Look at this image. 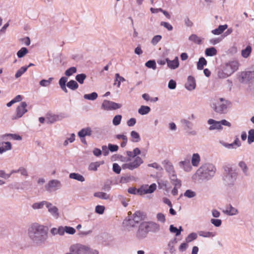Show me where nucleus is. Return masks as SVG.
<instances>
[{
    "mask_svg": "<svg viewBox=\"0 0 254 254\" xmlns=\"http://www.w3.org/2000/svg\"><path fill=\"white\" fill-rule=\"evenodd\" d=\"M227 27L228 26L227 24L219 25L217 28L212 30L211 32L214 35H218L222 33L227 28Z\"/></svg>",
    "mask_w": 254,
    "mask_h": 254,
    "instance_id": "7c9ffc66",
    "label": "nucleus"
},
{
    "mask_svg": "<svg viewBox=\"0 0 254 254\" xmlns=\"http://www.w3.org/2000/svg\"><path fill=\"white\" fill-rule=\"evenodd\" d=\"M67 80L68 78L67 77L63 76L60 79L59 81V84L61 88L65 93H67L68 92L66 84V82L67 81Z\"/></svg>",
    "mask_w": 254,
    "mask_h": 254,
    "instance_id": "a878e982",
    "label": "nucleus"
},
{
    "mask_svg": "<svg viewBox=\"0 0 254 254\" xmlns=\"http://www.w3.org/2000/svg\"><path fill=\"white\" fill-rule=\"evenodd\" d=\"M198 235L199 236L204 238L213 237L215 235V233L213 232L203 231L198 232Z\"/></svg>",
    "mask_w": 254,
    "mask_h": 254,
    "instance_id": "a19ab883",
    "label": "nucleus"
},
{
    "mask_svg": "<svg viewBox=\"0 0 254 254\" xmlns=\"http://www.w3.org/2000/svg\"><path fill=\"white\" fill-rule=\"evenodd\" d=\"M121 107V104L107 100H104L101 105L102 109L107 111L114 110Z\"/></svg>",
    "mask_w": 254,
    "mask_h": 254,
    "instance_id": "9d476101",
    "label": "nucleus"
},
{
    "mask_svg": "<svg viewBox=\"0 0 254 254\" xmlns=\"http://www.w3.org/2000/svg\"><path fill=\"white\" fill-rule=\"evenodd\" d=\"M151 109L150 108L147 106L142 105L138 110V113L141 115H145L148 114Z\"/></svg>",
    "mask_w": 254,
    "mask_h": 254,
    "instance_id": "72a5a7b5",
    "label": "nucleus"
},
{
    "mask_svg": "<svg viewBox=\"0 0 254 254\" xmlns=\"http://www.w3.org/2000/svg\"><path fill=\"white\" fill-rule=\"evenodd\" d=\"M223 212L227 215L233 216L238 214L239 211L237 209L232 206V205L229 204L225 207V209L223 210Z\"/></svg>",
    "mask_w": 254,
    "mask_h": 254,
    "instance_id": "f3484780",
    "label": "nucleus"
},
{
    "mask_svg": "<svg viewBox=\"0 0 254 254\" xmlns=\"http://www.w3.org/2000/svg\"><path fill=\"white\" fill-rule=\"evenodd\" d=\"M200 161V157L198 153H193L191 159V163L192 166L197 167Z\"/></svg>",
    "mask_w": 254,
    "mask_h": 254,
    "instance_id": "393cba45",
    "label": "nucleus"
},
{
    "mask_svg": "<svg viewBox=\"0 0 254 254\" xmlns=\"http://www.w3.org/2000/svg\"><path fill=\"white\" fill-rule=\"evenodd\" d=\"M145 65L148 68H152L153 70H155L157 68L156 64L154 60H149L147 61Z\"/></svg>",
    "mask_w": 254,
    "mask_h": 254,
    "instance_id": "8fccbe9b",
    "label": "nucleus"
},
{
    "mask_svg": "<svg viewBox=\"0 0 254 254\" xmlns=\"http://www.w3.org/2000/svg\"><path fill=\"white\" fill-rule=\"evenodd\" d=\"M104 163V161L92 162L89 165L88 170L90 171H96L97 170L98 168Z\"/></svg>",
    "mask_w": 254,
    "mask_h": 254,
    "instance_id": "cd10ccee",
    "label": "nucleus"
},
{
    "mask_svg": "<svg viewBox=\"0 0 254 254\" xmlns=\"http://www.w3.org/2000/svg\"><path fill=\"white\" fill-rule=\"evenodd\" d=\"M252 52V48L250 46H248L247 47L242 51V56L245 58H248Z\"/></svg>",
    "mask_w": 254,
    "mask_h": 254,
    "instance_id": "a18cd8bd",
    "label": "nucleus"
},
{
    "mask_svg": "<svg viewBox=\"0 0 254 254\" xmlns=\"http://www.w3.org/2000/svg\"><path fill=\"white\" fill-rule=\"evenodd\" d=\"M162 164L168 176L176 173L174 166L171 162L168 160H165L163 161Z\"/></svg>",
    "mask_w": 254,
    "mask_h": 254,
    "instance_id": "4468645a",
    "label": "nucleus"
},
{
    "mask_svg": "<svg viewBox=\"0 0 254 254\" xmlns=\"http://www.w3.org/2000/svg\"><path fill=\"white\" fill-rule=\"evenodd\" d=\"M161 230L160 224L152 221H143L140 223L136 233V236L139 238H144L150 232L157 233Z\"/></svg>",
    "mask_w": 254,
    "mask_h": 254,
    "instance_id": "f03ea898",
    "label": "nucleus"
},
{
    "mask_svg": "<svg viewBox=\"0 0 254 254\" xmlns=\"http://www.w3.org/2000/svg\"><path fill=\"white\" fill-rule=\"evenodd\" d=\"M12 146L10 142L7 141L0 143V154L10 150Z\"/></svg>",
    "mask_w": 254,
    "mask_h": 254,
    "instance_id": "aec40b11",
    "label": "nucleus"
},
{
    "mask_svg": "<svg viewBox=\"0 0 254 254\" xmlns=\"http://www.w3.org/2000/svg\"><path fill=\"white\" fill-rule=\"evenodd\" d=\"M86 78V75L84 73L78 74L75 76V79L80 84H83Z\"/></svg>",
    "mask_w": 254,
    "mask_h": 254,
    "instance_id": "864d4df0",
    "label": "nucleus"
},
{
    "mask_svg": "<svg viewBox=\"0 0 254 254\" xmlns=\"http://www.w3.org/2000/svg\"><path fill=\"white\" fill-rule=\"evenodd\" d=\"M130 136L131 140L133 142H138L141 139L138 133L134 130L131 131Z\"/></svg>",
    "mask_w": 254,
    "mask_h": 254,
    "instance_id": "c9c22d12",
    "label": "nucleus"
},
{
    "mask_svg": "<svg viewBox=\"0 0 254 254\" xmlns=\"http://www.w3.org/2000/svg\"><path fill=\"white\" fill-rule=\"evenodd\" d=\"M195 86L196 83L194 78L191 76H189L187 82L185 84L186 88L189 91H192L195 89Z\"/></svg>",
    "mask_w": 254,
    "mask_h": 254,
    "instance_id": "a211bd4d",
    "label": "nucleus"
},
{
    "mask_svg": "<svg viewBox=\"0 0 254 254\" xmlns=\"http://www.w3.org/2000/svg\"><path fill=\"white\" fill-rule=\"evenodd\" d=\"M238 166L245 176H250L249 169L245 162L240 161L238 163Z\"/></svg>",
    "mask_w": 254,
    "mask_h": 254,
    "instance_id": "6ab92c4d",
    "label": "nucleus"
},
{
    "mask_svg": "<svg viewBox=\"0 0 254 254\" xmlns=\"http://www.w3.org/2000/svg\"><path fill=\"white\" fill-rule=\"evenodd\" d=\"M179 166L180 168L187 172H190L192 169V166L190 163V158L188 157L179 162Z\"/></svg>",
    "mask_w": 254,
    "mask_h": 254,
    "instance_id": "f8f14e48",
    "label": "nucleus"
},
{
    "mask_svg": "<svg viewBox=\"0 0 254 254\" xmlns=\"http://www.w3.org/2000/svg\"><path fill=\"white\" fill-rule=\"evenodd\" d=\"M156 218L158 221L163 223H165L166 221L165 216L162 213H157L156 215Z\"/></svg>",
    "mask_w": 254,
    "mask_h": 254,
    "instance_id": "680f3d73",
    "label": "nucleus"
},
{
    "mask_svg": "<svg viewBox=\"0 0 254 254\" xmlns=\"http://www.w3.org/2000/svg\"><path fill=\"white\" fill-rule=\"evenodd\" d=\"M77 72V69L75 67L72 66L67 69L64 72L65 77H69Z\"/></svg>",
    "mask_w": 254,
    "mask_h": 254,
    "instance_id": "79ce46f5",
    "label": "nucleus"
},
{
    "mask_svg": "<svg viewBox=\"0 0 254 254\" xmlns=\"http://www.w3.org/2000/svg\"><path fill=\"white\" fill-rule=\"evenodd\" d=\"M28 69V67L22 66L19 69L15 74L16 78L20 77L24 72H25Z\"/></svg>",
    "mask_w": 254,
    "mask_h": 254,
    "instance_id": "09e8293b",
    "label": "nucleus"
},
{
    "mask_svg": "<svg viewBox=\"0 0 254 254\" xmlns=\"http://www.w3.org/2000/svg\"><path fill=\"white\" fill-rule=\"evenodd\" d=\"M92 130L90 127H87L82 128L78 132V136L80 138H83L86 136H90Z\"/></svg>",
    "mask_w": 254,
    "mask_h": 254,
    "instance_id": "5701e85b",
    "label": "nucleus"
},
{
    "mask_svg": "<svg viewBox=\"0 0 254 254\" xmlns=\"http://www.w3.org/2000/svg\"><path fill=\"white\" fill-rule=\"evenodd\" d=\"M162 36L160 35H157L153 37L151 40V43L153 45H156L161 40Z\"/></svg>",
    "mask_w": 254,
    "mask_h": 254,
    "instance_id": "bf43d9fd",
    "label": "nucleus"
},
{
    "mask_svg": "<svg viewBox=\"0 0 254 254\" xmlns=\"http://www.w3.org/2000/svg\"><path fill=\"white\" fill-rule=\"evenodd\" d=\"M147 166L149 167L154 168L158 171H161L162 170V167L156 162L148 164Z\"/></svg>",
    "mask_w": 254,
    "mask_h": 254,
    "instance_id": "338daca9",
    "label": "nucleus"
},
{
    "mask_svg": "<svg viewBox=\"0 0 254 254\" xmlns=\"http://www.w3.org/2000/svg\"><path fill=\"white\" fill-rule=\"evenodd\" d=\"M197 235L195 233H191L186 238L187 243H190L197 238Z\"/></svg>",
    "mask_w": 254,
    "mask_h": 254,
    "instance_id": "6e6d98bb",
    "label": "nucleus"
},
{
    "mask_svg": "<svg viewBox=\"0 0 254 254\" xmlns=\"http://www.w3.org/2000/svg\"><path fill=\"white\" fill-rule=\"evenodd\" d=\"M207 64V61L203 58L201 57L199 58L197 63V68L198 70H202L203 68L204 65H206Z\"/></svg>",
    "mask_w": 254,
    "mask_h": 254,
    "instance_id": "4c0bfd02",
    "label": "nucleus"
},
{
    "mask_svg": "<svg viewBox=\"0 0 254 254\" xmlns=\"http://www.w3.org/2000/svg\"><path fill=\"white\" fill-rule=\"evenodd\" d=\"M124 224L127 227L131 228L134 227L137 224L136 223L135 221H134V219L132 217L126 218L123 222Z\"/></svg>",
    "mask_w": 254,
    "mask_h": 254,
    "instance_id": "bb28decb",
    "label": "nucleus"
},
{
    "mask_svg": "<svg viewBox=\"0 0 254 254\" xmlns=\"http://www.w3.org/2000/svg\"><path fill=\"white\" fill-rule=\"evenodd\" d=\"M5 137H8L10 139H12L13 140H21L22 139V137L19 135L16 134H5L2 135V138L4 139Z\"/></svg>",
    "mask_w": 254,
    "mask_h": 254,
    "instance_id": "c03bdc74",
    "label": "nucleus"
},
{
    "mask_svg": "<svg viewBox=\"0 0 254 254\" xmlns=\"http://www.w3.org/2000/svg\"><path fill=\"white\" fill-rule=\"evenodd\" d=\"M27 106V104L25 102H21L16 108V116L12 119H17L22 117V116L27 112V110L26 109Z\"/></svg>",
    "mask_w": 254,
    "mask_h": 254,
    "instance_id": "9b49d317",
    "label": "nucleus"
},
{
    "mask_svg": "<svg viewBox=\"0 0 254 254\" xmlns=\"http://www.w3.org/2000/svg\"><path fill=\"white\" fill-rule=\"evenodd\" d=\"M90 250V246L81 243H75L69 248V251L74 254H87Z\"/></svg>",
    "mask_w": 254,
    "mask_h": 254,
    "instance_id": "0eeeda50",
    "label": "nucleus"
},
{
    "mask_svg": "<svg viewBox=\"0 0 254 254\" xmlns=\"http://www.w3.org/2000/svg\"><path fill=\"white\" fill-rule=\"evenodd\" d=\"M184 195L187 198H191L196 196V192L191 190H187L185 192Z\"/></svg>",
    "mask_w": 254,
    "mask_h": 254,
    "instance_id": "3c124183",
    "label": "nucleus"
},
{
    "mask_svg": "<svg viewBox=\"0 0 254 254\" xmlns=\"http://www.w3.org/2000/svg\"><path fill=\"white\" fill-rule=\"evenodd\" d=\"M254 76V72L252 71H245L241 73L242 82H246L250 80L253 76Z\"/></svg>",
    "mask_w": 254,
    "mask_h": 254,
    "instance_id": "b1692460",
    "label": "nucleus"
},
{
    "mask_svg": "<svg viewBox=\"0 0 254 254\" xmlns=\"http://www.w3.org/2000/svg\"><path fill=\"white\" fill-rule=\"evenodd\" d=\"M207 123L211 125L209 127L210 130L220 129V123H219V121H216L213 119H210L207 121Z\"/></svg>",
    "mask_w": 254,
    "mask_h": 254,
    "instance_id": "412c9836",
    "label": "nucleus"
},
{
    "mask_svg": "<svg viewBox=\"0 0 254 254\" xmlns=\"http://www.w3.org/2000/svg\"><path fill=\"white\" fill-rule=\"evenodd\" d=\"M231 102L223 98H216L211 103V107L216 113L224 114L227 113Z\"/></svg>",
    "mask_w": 254,
    "mask_h": 254,
    "instance_id": "39448f33",
    "label": "nucleus"
},
{
    "mask_svg": "<svg viewBox=\"0 0 254 254\" xmlns=\"http://www.w3.org/2000/svg\"><path fill=\"white\" fill-rule=\"evenodd\" d=\"M46 208L48 209V212L54 218L58 219L59 217V210L56 206L54 205L51 202L49 201Z\"/></svg>",
    "mask_w": 254,
    "mask_h": 254,
    "instance_id": "ddd939ff",
    "label": "nucleus"
},
{
    "mask_svg": "<svg viewBox=\"0 0 254 254\" xmlns=\"http://www.w3.org/2000/svg\"><path fill=\"white\" fill-rule=\"evenodd\" d=\"M156 189V185L154 183L151 184L150 186H145L142 187L139 189L140 191V195L143 194L151 193L154 191Z\"/></svg>",
    "mask_w": 254,
    "mask_h": 254,
    "instance_id": "2eb2a0df",
    "label": "nucleus"
},
{
    "mask_svg": "<svg viewBox=\"0 0 254 254\" xmlns=\"http://www.w3.org/2000/svg\"><path fill=\"white\" fill-rule=\"evenodd\" d=\"M189 40L198 45L201 44L202 42L201 38L194 34L190 35L189 37Z\"/></svg>",
    "mask_w": 254,
    "mask_h": 254,
    "instance_id": "f704fd0d",
    "label": "nucleus"
},
{
    "mask_svg": "<svg viewBox=\"0 0 254 254\" xmlns=\"http://www.w3.org/2000/svg\"><path fill=\"white\" fill-rule=\"evenodd\" d=\"M160 25L163 26L169 31H172L173 29V26L169 23L164 21H162L160 23Z\"/></svg>",
    "mask_w": 254,
    "mask_h": 254,
    "instance_id": "0e129e2a",
    "label": "nucleus"
},
{
    "mask_svg": "<svg viewBox=\"0 0 254 254\" xmlns=\"http://www.w3.org/2000/svg\"><path fill=\"white\" fill-rule=\"evenodd\" d=\"M167 66L171 69H175L179 66V58L176 57L173 60H170L168 58L166 59Z\"/></svg>",
    "mask_w": 254,
    "mask_h": 254,
    "instance_id": "dca6fc26",
    "label": "nucleus"
},
{
    "mask_svg": "<svg viewBox=\"0 0 254 254\" xmlns=\"http://www.w3.org/2000/svg\"><path fill=\"white\" fill-rule=\"evenodd\" d=\"M95 212L99 214H102L105 211V207L103 205H97L95 207Z\"/></svg>",
    "mask_w": 254,
    "mask_h": 254,
    "instance_id": "e2e57ef3",
    "label": "nucleus"
},
{
    "mask_svg": "<svg viewBox=\"0 0 254 254\" xmlns=\"http://www.w3.org/2000/svg\"><path fill=\"white\" fill-rule=\"evenodd\" d=\"M94 196L95 197L105 200L108 199L110 198V195L104 192H96L94 193Z\"/></svg>",
    "mask_w": 254,
    "mask_h": 254,
    "instance_id": "473e14b6",
    "label": "nucleus"
},
{
    "mask_svg": "<svg viewBox=\"0 0 254 254\" xmlns=\"http://www.w3.org/2000/svg\"><path fill=\"white\" fill-rule=\"evenodd\" d=\"M66 86L72 90H75L78 88L79 85L75 81L70 80L67 83Z\"/></svg>",
    "mask_w": 254,
    "mask_h": 254,
    "instance_id": "e433bc0d",
    "label": "nucleus"
},
{
    "mask_svg": "<svg viewBox=\"0 0 254 254\" xmlns=\"http://www.w3.org/2000/svg\"><path fill=\"white\" fill-rule=\"evenodd\" d=\"M254 142V129H251L248 131V142L251 144Z\"/></svg>",
    "mask_w": 254,
    "mask_h": 254,
    "instance_id": "de8ad7c7",
    "label": "nucleus"
},
{
    "mask_svg": "<svg viewBox=\"0 0 254 254\" xmlns=\"http://www.w3.org/2000/svg\"><path fill=\"white\" fill-rule=\"evenodd\" d=\"M143 163V161L142 159L139 156H137L134 158L133 161L123 164L122 167L123 169H128L130 170H133L137 168Z\"/></svg>",
    "mask_w": 254,
    "mask_h": 254,
    "instance_id": "6e6552de",
    "label": "nucleus"
},
{
    "mask_svg": "<svg viewBox=\"0 0 254 254\" xmlns=\"http://www.w3.org/2000/svg\"><path fill=\"white\" fill-rule=\"evenodd\" d=\"M83 97L86 100L94 101L98 97V94L95 92L90 94H86L84 95Z\"/></svg>",
    "mask_w": 254,
    "mask_h": 254,
    "instance_id": "ea45409f",
    "label": "nucleus"
},
{
    "mask_svg": "<svg viewBox=\"0 0 254 254\" xmlns=\"http://www.w3.org/2000/svg\"><path fill=\"white\" fill-rule=\"evenodd\" d=\"M113 171L116 174H119L121 173V168L117 163H114L113 164Z\"/></svg>",
    "mask_w": 254,
    "mask_h": 254,
    "instance_id": "69168bd1",
    "label": "nucleus"
},
{
    "mask_svg": "<svg viewBox=\"0 0 254 254\" xmlns=\"http://www.w3.org/2000/svg\"><path fill=\"white\" fill-rule=\"evenodd\" d=\"M18 172L20 173V174L22 176H23L25 177H27L28 176V172H27V170L23 167H21L19 168V169H18Z\"/></svg>",
    "mask_w": 254,
    "mask_h": 254,
    "instance_id": "774afa93",
    "label": "nucleus"
},
{
    "mask_svg": "<svg viewBox=\"0 0 254 254\" xmlns=\"http://www.w3.org/2000/svg\"><path fill=\"white\" fill-rule=\"evenodd\" d=\"M222 168L224 170L222 176L224 184L228 187L233 186L238 176L237 170L233 167L232 164L229 163H225Z\"/></svg>",
    "mask_w": 254,
    "mask_h": 254,
    "instance_id": "7ed1b4c3",
    "label": "nucleus"
},
{
    "mask_svg": "<svg viewBox=\"0 0 254 254\" xmlns=\"http://www.w3.org/2000/svg\"><path fill=\"white\" fill-rule=\"evenodd\" d=\"M126 80L124 77L120 75L119 73L115 74V79L114 83V85H117V86L119 88L121 86V83L122 82L125 81Z\"/></svg>",
    "mask_w": 254,
    "mask_h": 254,
    "instance_id": "2f4dec72",
    "label": "nucleus"
},
{
    "mask_svg": "<svg viewBox=\"0 0 254 254\" xmlns=\"http://www.w3.org/2000/svg\"><path fill=\"white\" fill-rule=\"evenodd\" d=\"M216 168L211 163L202 165L196 171V174L202 180H209L215 175Z\"/></svg>",
    "mask_w": 254,
    "mask_h": 254,
    "instance_id": "20e7f679",
    "label": "nucleus"
},
{
    "mask_svg": "<svg viewBox=\"0 0 254 254\" xmlns=\"http://www.w3.org/2000/svg\"><path fill=\"white\" fill-rule=\"evenodd\" d=\"M239 67L237 61H232L226 63L222 68L218 70L217 75L219 78H226L236 71Z\"/></svg>",
    "mask_w": 254,
    "mask_h": 254,
    "instance_id": "423d86ee",
    "label": "nucleus"
},
{
    "mask_svg": "<svg viewBox=\"0 0 254 254\" xmlns=\"http://www.w3.org/2000/svg\"><path fill=\"white\" fill-rule=\"evenodd\" d=\"M48 202L49 201H48L43 200L40 202L34 203L32 205V208L35 210L42 209L44 206L47 207Z\"/></svg>",
    "mask_w": 254,
    "mask_h": 254,
    "instance_id": "c85d7f7f",
    "label": "nucleus"
},
{
    "mask_svg": "<svg viewBox=\"0 0 254 254\" xmlns=\"http://www.w3.org/2000/svg\"><path fill=\"white\" fill-rule=\"evenodd\" d=\"M205 54L207 56H214L217 54V50L214 47H211L206 49Z\"/></svg>",
    "mask_w": 254,
    "mask_h": 254,
    "instance_id": "58836bf2",
    "label": "nucleus"
},
{
    "mask_svg": "<svg viewBox=\"0 0 254 254\" xmlns=\"http://www.w3.org/2000/svg\"><path fill=\"white\" fill-rule=\"evenodd\" d=\"M27 235L31 244L36 247H41L46 245L48 239V232L46 227L37 223H33L29 227Z\"/></svg>",
    "mask_w": 254,
    "mask_h": 254,
    "instance_id": "f257e3e1",
    "label": "nucleus"
},
{
    "mask_svg": "<svg viewBox=\"0 0 254 254\" xmlns=\"http://www.w3.org/2000/svg\"><path fill=\"white\" fill-rule=\"evenodd\" d=\"M64 229L65 233H66L69 235H73L76 232L75 229L74 228L70 226H64Z\"/></svg>",
    "mask_w": 254,
    "mask_h": 254,
    "instance_id": "13d9d810",
    "label": "nucleus"
},
{
    "mask_svg": "<svg viewBox=\"0 0 254 254\" xmlns=\"http://www.w3.org/2000/svg\"><path fill=\"white\" fill-rule=\"evenodd\" d=\"M132 217L134 219V221L138 224L140 221L144 219L145 215H144L143 212L140 211H137L133 214Z\"/></svg>",
    "mask_w": 254,
    "mask_h": 254,
    "instance_id": "4be33fe9",
    "label": "nucleus"
},
{
    "mask_svg": "<svg viewBox=\"0 0 254 254\" xmlns=\"http://www.w3.org/2000/svg\"><path fill=\"white\" fill-rule=\"evenodd\" d=\"M168 182L166 180H160L158 181V188L159 189L167 190L168 189Z\"/></svg>",
    "mask_w": 254,
    "mask_h": 254,
    "instance_id": "37998d69",
    "label": "nucleus"
},
{
    "mask_svg": "<svg viewBox=\"0 0 254 254\" xmlns=\"http://www.w3.org/2000/svg\"><path fill=\"white\" fill-rule=\"evenodd\" d=\"M53 79L52 77H50L48 80L42 79L40 81L39 84L43 87L48 86L51 84Z\"/></svg>",
    "mask_w": 254,
    "mask_h": 254,
    "instance_id": "5fc2aeb1",
    "label": "nucleus"
},
{
    "mask_svg": "<svg viewBox=\"0 0 254 254\" xmlns=\"http://www.w3.org/2000/svg\"><path fill=\"white\" fill-rule=\"evenodd\" d=\"M122 116L120 115L115 116L113 119V124L114 126H117L121 123Z\"/></svg>",
    "mask_w": 254,
    "mask_h": 254,
    "instance_id": "4d7b16f0",
    "label": "nucleus"
},
{
    "mask_svg": "<svg viewBox=\"0 0 254 254\" xmlns=\"http://www.w3.org/2000/svg\"><path fill=\"white\" fill-rule=\"evenodd\" d=\"M177 243V240L176 238H174L173 240H171L169 241L168 244V249L171 253H173L175 250L174 249V245Z\"/></svg>",
    "mask_w": 254,
    "mask_h": 254,
    "instance_id": "49530a36",
    "label": "nucleus"
},
{
    "mask_svg": "<svg viewBox=\"0 0 254 254\" xmlns=\"http://www.w3.org/2000/svg\"><path fill=\"white\" fill-rule=\"evenodd\" d=\"M69 178L70 179L75 180L80 182H83L85 181L84 177L82 175L76 173H70L69 175Z\"/></svg>",
    "mask_w": 254,
    "mask_h": 254,
    "instance_id": "c756f323",
    "label": "nucleus"
},
{
    "mask_svg": "<svg viewBox=\"0 0 254 254\" xmlns=\"http://www.w3.org/2000/svg\"><path fill=\"white\" fill-rule=\"evenodd\" d=\"M28 52V51L26 48L23 47L19 50L17 53V56L19 58L23 57Z\"/></svg>",
    "mask_w": 254,
    "mask_h": 254,
    "instance_id": "603ef678",
    "label": "nucleus"
},
{
    "mask_svg": "<svg viewBox=\"0 0 254 254\" xmlns=\"http://www.w3.org/2000/svg\"><path fill=\"white\" fill-rule=\"evenodd\" d=\"M169 230L171 233H175L176 236L180 235V231H179L178 228L175 227L173 225H171L170 226Z\"/></svg>",
    "mask_w": 254,
    "mask_h": 254,
    "instance_id": "052dcab7",
    "label": "nucleus"
},
{
    "mask_svg": "<svg viewBox=\"0 0 254 254\" xmlns=\"http://www.w3.org/2000/svg\"><path fill=\"white\" fill-rule=\"evenodd\" d=\"M45 189L49 192L55 191L62 187L61 182L56 179L50 181L46 185Z\"/></svg>",
    "mask_w": 254,
    "mask_h": 254,
    "instance_id": "1a4fd4ad",
    "label": "nucleus"
}]
</instances>
